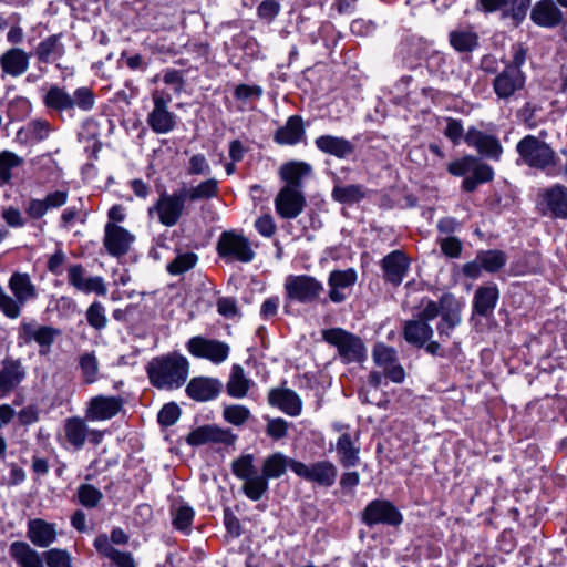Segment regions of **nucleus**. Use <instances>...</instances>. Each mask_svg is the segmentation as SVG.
Here are the masks:
<instances>
[{"mask_svg": "<svg viewBox=\"0 0 567 567\" xmlns=\"http://www.w3.org/2000/svg\"><path fill=\"white\" fill-rule=\"evenodd\" d=\"M383 279L394 287L402 284L410 268V259L402 250H393L380 261Z\"/></svg>", "mask_w": 567, "mask_h": 567, "instance_id": "27", "label": "nucleus"}, {"mask_svg": "<svg viewBox=\"0 0 567 567\" xmlns=\"http://www.w3.org/2000/svg\"><path fill=\"white\" fill-rule=\"evenodd\" d=\"M178 189L181 190L186 204L206 202L218 197L219 182L216 178L210 177L199 182L197 185L187 186L186 184H183Z\"/></svg>", "mask_w": 567, "mask_h": 567, "instance_id": "35", "label": "nucleus"}, {"mask_svg": "<svg viewBox=\"0 0 567 567\" xmlns=\"http://www.w3.org/2000/svg\"><path fill=\"white\" fill-rule=\"evenodd\" d=\"M281 10V6L277 0H264L257 7V17L266 21L267 23H271Z\"/></svg>", "mask_w": 567, "mask_h": 567, "instance_id": "56", "label": "nucleus"}, {"mask_svg": "<svg viewBox=\"0 0 567 567\" xmlns=\"http://www.w3.org/2000/svg\"><path fill=\"white\" fill-rule=\"evenodd\" d=\"M255 228L262 237L267 238L272 237L277 231V225L270 214L258 217L255 221Z\"/></svg>", "mask_w": 567, "mask_h": 567, "instance_id": "61", "label": "nucleus"}, {"mask_svg": "<svg viewBox=\"0 0 567 567\" xmlns=\"http://www.w3.org/2000/svg\"><path fill=\"white\" fill-rule=\"evenodd\" d=\"M216 250L226 262L239 261L248 264L254 260L256 252L250 240L238 230H225L220 234Z\"/></svg>", "mask_w": 567, "mask_h": 567, "instance_id": "7", "label": "nucleus"}, {"mask_svg": "<svg viewBox=\"0 0 567 567\" xmlns=\"http://www.w3.org/2000/svg\"><path fill=\"white\" fill-rule=\"evenodd\" d=\"M23 164V158L11 151L0 152V184H9L13 176V171Z\"/></svg>", "mask_w": 567, "mask_h": 567, "instance_id": "46", "label": "nucleus"}, {"mask_svg": "<svg viewBox=\"0 0 567 567\" xmlns=\"http://www.w3.org/2000/svg\"><path fill=\"white\" fill-rule=\"evenodd\" d=\"M123 400L118 396L96 395L91 398L85 416L91 421H103L114 417L122 409Z\"/></svg>", "mask_w": 567, "mask_h": 567, "instance_id": "28", "label": "nucleus"}, {"mask_svg": "<svg viewBox=\"0 0 567 567\" xmlns=\"http://www.w3.org/2000/svg\"><path fill=\"white\" fill-rule=\"evenodd\" d=\"M322 339L337 348L338 354L344 363L362 362L367 357L362 340L342 328L323 330Z\"/></svg>", "mask_w": 567, "mask_h": 567, "instance_id": "6", "label": "nucleus"}, {"mask_svg": "<svg viewBox=\"0 0 567 567\" xmlns=\"http://www.w3.org/2000/svg\"><path fill=\"white\" fill-rule=\"evenodd\" d=\"M358 281V272L354 268L334 269L328 276V296L323 297L321 305L328 301L333 303L344 302L352 293Z\"/></svg>", "mask_w": 567, "mask_h": 567, "instance_id": "11", "label": "nucleus"}, {"mask_svg": "<svg viewBox=\"0 0 567 567\" xmlns=\"http://www.w3.org/2000/svg\"><path fill=\"white\" fill-rule=\"evenodd\" d=\"M212 172L210 165L206 158V156L202 153H197L190 156L187 167L186 174L189 176L203 175L207 176Z\"/></svg>", "mask_w": 567, "mask_h": 567, "instance_id": "55", "label": "nucleus"}, {"mask_svg": "<svg viewBox=\"0 0 567 567\" xmlns=\"http://www.w3.org/2000/svg\"><path fill=\"white\" fill-rule=\"evenodd\" d=\"M24 210L29 218L38 220L41 219L49 209L44 199L31 198L25 204Z\"/></svg>", "mask_w": 567, "mask_h": 567, "instance_id": "63", "label": "nucleus"}, {"mask_svg": "<svg viewBox=\"0 0 567 567\" xmlns=\"http://www.w3.org/2000/svg\"><path fill=\"white\" fill-rule=\"evenodd\" d=\"M63 432L65 441L75 450H81L86 441L99 445L103 440V432L90 429L80 416L68 417L63 423Z\"/></svg>", "mask_w": 567, "mask_h": 567, "instance_id": "16", "label": "nucleus"}, {"mask_svg": "<svg viewBox=\"0 0 567 567\" xmlns=\"http://www.w3.org/2000/svg\"><path fill=\"white\" fill-rule=\"evenodd\" d=\"M441 303L443 311L441 313V319L436 324L440 343L449 341L452 338L453 330L462 321L461 306L452 296H442Z\"/></svg>", "mask_w": 567, "mask_h": 567, "instance_id": "24", "label": "nucleus"}, {"mask_svg": "<svg viewBox=\"0 0 567 567\" xmlns=\"http://www.w3.org/2000/svg\"><path fill=\"white\" fill-rule=\"evenodd\" d=\"M78 498L82 506L94 508L103 499L102 492L91 484H81L78 487Z\"/></svg>", "mask_w": 567, "mask_h": 567, "instance_id": "53", "label": "nucleus"}, {"mask_svg": "<svg viewBox=\"0 0 567 567\" xmlns=\"http://www.w3.org/2000/svg\"><path fill=\"white\" fill-rule=\"evenodd\" d=\"M9 556L18 567H44L42 553H39L23 540H16L10 544Z\"/></svg>", "mask_w": 567, "mask_h": 567, "instance_id": "33", "label": "nucleus"}, {"mask_svg": "<svg viewBox=\"0 0 567 567\" xmlns=\"http://www.w3.org/2000/svg\"><path fill=\"white\" fill-rule=\"evenodd\" d=\"M198 261V256L195 252L187 251L178 254L171 262L167 264V271L171 275H182L193 269Z\"/></svg>", "mask_w": 567, "mask_h": 567, "instance_id": "49", "label": "nucleus"}, {"mask_svg": "<svg viewBox=\"0 0 567 567\" xmlns=\"http://www.w3.org/2000/svg\"><path fill=\"white\" fill-rule=\"evenodd\" d=\"M305 137L303 120L299 115L288 117L286 124L279 127L274 136L276 143L280 145H296Z\"/></svg>", "mask_w": 567, "mask_h": 567, "instance_id": "40", "label": "nucleus"}, {"mask_svg": "<svg viewBox=\"0 0 567 567\" xmlns=\"http://www.w3.org/2000/svg\"><path fill=\"white\" fill-rule=\"evenodd\" d=\"M181 416V409L179 406L174 403H167L165 404L161 411L158 412L157 420L158 423L163 426H171L177 422V420Z\"/></svg>", "mask_w": 567, "mask_h": 567, "instance_id": "58", "label": "nucleus"}, {"mask_svg": "<svg viewBox=\"0 0 567 567\" xmlns=\"http://www.w3.org/2000/svg\"><path fill=\"white\" fill-rule=\"evenodd\" d=\"M79 368L86 384L94 383L99 378V360L94 352H85L79 357Z\"/></svg>", "mask_w": 567, "mask_h": 567, "instance_id": "47", "label": "nucleus"}, {"mask_svg": "<svg viewBox=\"0 0 567 567\" xmlns=\"http://www.w3.org/2000/svg\"><path fill=\"white\" fill-rule=\"evenodd\" d=\"M268 403L289 416H299L302 412L301 398L288 388L271 389L268 393Z\"/></svg>", "mask_w": 567, "mask_h": 567, "instance_id": "30", "label": "nucleus"}, {"mask_svg": "<svg viewBox=\"0 0 567 567\" xmlns=\"http://www.w3.org/2000/svg\"><path fill=\"white\" fill-rule=\"evenodd\" d=\"M66 255L61 249L58 248L54 254L50 255L47 262V269L54 276H61L64 271V266L66 262Z\"/></svg>", "mask_w": 567, "mask_h": 567, "instance_id": "60", "label": "nucleus"}, {"mask_svg": "<svg viewBox=\"0 0 567 567\" xmlns=\"http://www.w3.org/2000/svg\"><path fill=\"white\" fill-rule=\"evenodd\" d=\"M153 110L148 113L146 122L156 134H166L176 126L177 116L168 111L171 95L159 91L152 94Z\"/></svg>", "mask_w": 567, "mask_h": 567, "instance_id": "14", "label": "nucleus"}, {"mask_svg": "<svg viewBox=\"0 0 567 567\" xmlns=\"http://www.w3.org/2000/svg\"><path fill=\"white\" fill-rule=\"evenodd\" d=\"M482 268L488 272H496L506 264V256L499 250H487L477 254Z\"/></svg>", "mask_w": 567, "mask_h": 567, "instance_id": "51", "label": "nucleus"}, {"mask_svg": "<svg viewBox=\"0 0 567 567\" xmlns=\"http://www.w3.org/2000/svg\"><path fill=\"white\" fill-rule=\"evenodd\" d=\"M87 323L95 330H103L107 326L105 307L100 301H93L86 309Z\"/></svg>", "mask_w": 567, "mask_h": 567, "instance_id": "52", "label": "nucleus"}, {"mask_svg": "<svg viewBox=\"0 0 567 567\" xmlns=\"http://www.w3.org/2000/svg\"><path fill=\"white\" fill-rule=\"evenodd\" d=\"M25 535L34 547L49 549L59 538L58 525L44 518H30Z\"/></svg>", "mask_w": 567, "mask_h": 567, "instance_id": "22", "label": "nucleus"}, {"mask_svg": "<svg viewBox=\"0 0 567 567\" xmlns=\"http://www.w3.org/2000/svg\"><path fill=\"white\" fill-rule=\"evenodd\" d=\"M186 207V202L179 189L173 193H162L154 205L150 206L147 214L151 218L156 217L158 223L165 227H173L178 224Z\"/></svg>", "mask_w": 567, "mask_h": 567, "instance_id": "9", "label": "nucleus"}, {"mask_svg": "<svg viewBox=\"0 0 567 567\" xmlns=\"http://www.w3.org/2000/svg\"><path fill=\"white\" fill-rule=\"evenodd\" d=\"M30 64V55L20 48H12L0 56V66L3 73L18 78L27 72Z\"/></svg>", "mask_w": 567, "mask_h": 567, "instance_id": "38", "label": "nucleus"}, {"mask_svg": "<svg viewBox=\"0 0 567 567\" xmlns=\"http://www.w3.org/2000/svg\"><path fill=\"white\" fill-rule=\"evenodd\" d=\"M526 84V74L522 70L505 66L493 80L494 93L501 100H508L522 91Z\"/></svg>", "mask_w": 567, "mask_h": 567, "instance_id": "21", "label": "nucleus"}, {"mask_svg": "<svg viewBox=\"0 0 567 567\" xmlns=\"http://www.w3.org/2000/svg\"><path fill=\"white\" fill-rule=\"evenodd\" d=\"M194 519V511L192 507L183 505L176 508L173 517V525L178 530H187Z\"/></svg>", "mask_w": 567, "mask_h": 567, "instance_id": "57", "label": "nucleus"}, {"mask_svg": "<svg viewBox=\"0 0 567 567\" xmlns=\"http://www.w3.org/2000/svg\"><path fill=\"white\" fill-rule=\"evenodd\" d=\"M451 47L458 53H471L478 47V34L472 27H461L449 33Z\"/></svg>", "mask_w": 567, "mask_h": 567, "instance_id": "42", "label": "nucleus"}, {"mask_svg": "<svg viewBox=\"0 0 567 567\" xmlns=\"http://www.w3.org/2000/svg\"><path fill=\"white\" fill-rule=\"evenodd\" d=\"M311 171V165L306 162L291 161L284 164L279 169V176L285 183L282 187L302 189V181L310 175Z\"/></svg>", "mask_w": 567, "mask_h": 567, "instance_id": "39", "label": "nucleus"}, {"mask_svg": "<svg viewBox=\"0 0 567 567\" xmlns=\"http://www.w3.org/2000/svg\"><path fill=\"white\" fill-rule=\"evenodd\" d=\"M150 383L158 390L173 391L186 382L189 374L188 360L178 353L153 358L146 367Z\"/></svg>", "mask_w": 567, "mask_h": 567, "instance_id": "2", "label": "nucleus"}, {"mask_svg": "<svg viewBox=\"0 0 567 567\" xmlns=\"http://www.w3.org/2000/svg\"><path fill=\"white\" fill-rule=\"evenodd\" d=\"M252 385L254 381L246 375L244 368L240 364H234L226 383L227 394L234 399H243Z\"/></svg>", "mask_w": 567, "mask_h": 567, "instance_id": "43", "label": "nucleus"}, {"mask_svg": "<svg viewBox=\"0 0 567 567\" xmlns=\"http://www.w3.org/2000/svg\"><path fill=\"white\" fill-rule=\"evenodd\" d=\"M516 151L524 164L532 168L549 172L555 168V151L534 135H526L516 145Z\"/></svg>", "mask_w": 567, "mask_h": 567, "instance_id": "5", "label": "nucleus"}, {"mask_svg": "<svg viewBox=\"0 0 567 567\" xmlns=\"http://www.w3.org/2000/svg\"><path fill=\"white\" fill-rule=\"evenodd\" d=\"M447 171L454 176H464L472 173L462 183V188L467 193H473L480 184L491 182L494 178L493 168L472 155L449 163Z\"/></svg>", "mask_w": 567, "mask_h": 567, "instance_id": "4", "label": "nucleus"}, {"mask_svg": "<svg viewBox=\"0 0 567 567\" xmlns=\"http://www.w3.org/2000/svg\"><path fill=\"white\" fill-rule=\"evenodd\" d=\"M42 556L47 567H73V556L65 548H49Z\"/></svg>", "mask_w": 567, "mask_h": 567, "instance_id": "48", "label": "nucleus"}, {"mask_svg": "<svg viewBox=\"0 0 567 567\" xmlns=\"http://www.w3.org/2000/svg\"><path fill=\"white\" fill-rule=\"evenodd\" d=\"M133 240L134 236L125 228L113 223L105 225L103 244L110 255L117 257L125 255Z\"/></svg>", "mask_w": 567, "mask_h": 567, "instance_id": "29", "label": "nucleus"}, {"mask_svg": "<svg viewBox=\"0 0 567 567\" xmlns=\"http://www.w3.org/2000/svg\"><path fill=\"white\" fill-rule=\"evenodd\" d=\"M297 462L280 452L272 453L264 458L261 468L255 464L252 454H243L231 462V472L243 481L241 491L247 498L257 502L269 489V480L281 477L291 464Z\"/></svg>", "mask_w": 567, "mask_h": 567, "instance_id": "1", "label": "nucleus"}, {"mask_svg": "<svg viewBox=\"0 0 567 567\" xmlns=\"http://www.w3.org/2000/svg\"><path fill=\"white\" fill-rule=\"evenodd\" d=\"M288 427L289 423L285 419H270L267 423L266 433L274 440H280L287 435Z\"/></svg>", "mask_w": 567, "mask_h": 567, "instance_id": "59", "label": "nucleus"}, {"mask_svg": "<svg viewBox=\"0 0 567 567\" xmlns=\"http://www.w3.org/2000/svg\"><path fill=\"white\" fill-rule=\"evenodd\" d=\"M60 336V329L39 324L35 321L22 320L18 330L19 342L23 344L35 342L40 348L39 353L41 355L50 352L52 344Z\"/></svg>", "mask_w": 567, "mask_h": 567, "instance_id": "10", "label": "nucleus"}, {"mask_svg": "<svg viewBox=\"0 0 567 567\" xmlns=\"http://www.w3.org/2000/svg\"><path fill=\"white\" fill-rule=\"evenodd\" d=\"M358 435L352 436L350 433H342L336 443V450L339 463L344 468H350L360 463V446L357 444Z\"/></svg>", "mask_w": 567, "mask_h": 567, "instance_id": "37", "label": "nucleus"}, {"mask_svg": "<svg viewBox=\"0 0 567 567\" xmlns=\"http://www.w3.org/2000/svg\"><path fill=\"white\" fill-rule=\"evenodd\" d=\"M374 363L382 368L386 378L394 383H402L405 379V371L398 362L396 351L394 348L383 343H378L372 352Z\"/></svg>", "mask_w": 567, "mask_h": 567, "instance_id": "25", "label": "nucleus"}, {"mask_svg": "<svg viewBox=\"0 0 567 567\" xmlns=\"http://www.w3.org/2000/svg\"><path fill=\"white\" fill-rule=\"evenodd\" d=\"M291 471L307 482L330 487L334 484L338 475L336 465L330 461H318L305 464L300 461L291 464Z\"/></svg>", "mask_w": 567, "mask_h": 567, "instance_id": "15", "label": "nucleus"}, {"mask_svg": "<svg viewBox=\"0 0 567 567\" xmlns=\"http://www.w3.org/2000/svg\"><path fill=\"white\" fill-rule=\"evenodd\" d=\"M332 198L341 204H354L367 195L365 188L360 184L342 185L339 177L334 179Z\"/></svg>", "mask_w": 567, "mask_h": 567, "instance_id": "45", "label": "nucleus"}, {"mask_svg": "<svg viewBox=\"0 0 567 567\" xmlns=\"http://www.w3.org/2000/svg\"><path fill=\"white\" fill-rule=\"evenodd\" d=\"M498 297L499 291L496 285L478 287L473 299L474 312L482 317H487L495 309Z\"/></svg>", "mask_w": 567, "mask_h": 567, "instance_id": "41", "label": "nucleus"}, {"mask_svg": "<svg viewBox=\"0 0 567 567\" xmlns=\"http://www.w3.org/2000/svg\"><path fill=\"white\" fill-rule=\"evenodd\" d=\"M224 420L235 426H243L250 417V410L241 404L225 405L223 409Z\"/></svg>", "mask_w": 567, "mask_h": 567, "instance_id": "50", "label": "nucleus"}, {"mask_svg": "<svg viewBox=\"0 0 567 567\" xmlns=\"http://www.w3.org/2000/svg\"><path fill=\"white\" fill-rule=\"evenodd\" d=\"M530 19L539 27L555 28L561 23L564 16L553 0H540L533 8Z\"/></svg>", "mask_w": 567, "mask_h": 567, "instance_id": "36", "label": "nucleus"}, {"mask_svg": "<svg viewBox=\"0 0 567 567\" xmlns=\"http://www.w3.org/2000/svg\"><path fill=\"white\" fill-rule=\"evenodd\" d=\"M2 218L7 223V225L12 228H22L27 224V220L23 217L20 209L12 206L7 207L2 210Z\"/></svg>", "mask_w": 567, "mask_h": 567, "instance_id": "64", "label": "nucleus"}, {"mask_svg": "<svg viewBox=\"0 0 567 567\" xmlns=\"http://www.w3.org/2000/svg\"><path fill=\"white\" fill-rule=\"evenodd\" d=\"M93 546L102 558H107L116 567H137L133 555L116 549L105 534L97 535L93 540Z\"/></svg>", "mask_w": 567, "mask_h": 567, "instance_id": "32", "label": "nucleus"}, {"mask_svg": "<svg viewBox=\"0 0 567 567\" xmlns=\"http://www.w3.org/2000/svg\"><path fill=\"white\" fill-rule=\"evenodd\" d=\"M209 431L212 434V443L233 445L237 440V436L229 429L209 425Z\"/></svg>", "mask_w": 567, "mask_h": 567, "instance_id": "62", "label": "nucleus"}, {"mask_svg": "<svg viewBox=\"0 0 567 567\" xmlns=\"http://www.w3.org/2000/svg\"><path fill=\"white\" fill-rule=\"evenodd\" d=\"M285 292L289 300L313 303L322 300L323 284L309 275H290L285 280Z\"/></svg>", "mask_w": 567, "mask_h": 567, "instance_id": "8", "label": "nucleus"}, {"mask_svg": "<svg viewBox=\"0 0 567 567\" xmlns=\"http://www.w3.org/2000/svg\"><path fill=\"white\" fill-rule=\"evenodd\" d=\"M68 282L78 291L83 293H95L106 296L107 286L101 276H87L85 268L81 264H72L66 268Z\"/></svg>", "mask_w": 567, "mask_h": 567, "instance_id": "20", "label": "nucleus"}, {"mask_svg": "<svg viewBox=\"0 0 567 567\" xmlns=\"http://www.w3.org/2000/svg\"><path fill=\"white\" fill-rule=\"evenodd\" d=\"M96 96L89 86H80L70 94L65 87L51 85L43 96L44 105L58 112H71L75 109L90 112L94 109Z\"/></svg>", "mask_w": 567, "mask_h": 567, "instance_id": "3", "label": "nucleus"}, {"mask_svg": "<svg viewBox=\"0 0 567 567\" xmlns=\"http://www.w3.org/2000/svg\"><path fill=\"white\" fill-rule=\"evenodd\" d=\"M186 349L193 357L208 360L214 364H221L230 353V346L227 342L202 336L192 337L186 343Z\"/></svg>", "mask_w": 567, "mask_h": 567, "instance_id": "12", "label": "nucleus"}, {"mask_svg": "<svg viewBox=\"0 0 567 567\" xmlns=\"http://www.w3.org/2000/svg\"><path fill=\"white\" fill-rule=\"evenodd\" d=\"M276 213L282 219H295L306 208L307 199L303 189L281 187L274 200Z\"/></svg>", "mask_w": 567, "mask_h": 567, "instance_id": "19", "label": "nucleus"}, {"mask_svg": "<svg viewBox=\"0 0 567 567\" xmlns=\"http://www.w3.org/2000/svg\"><path fill=\"white\" fill-rule=\"evenodd\" d=\"M442 311L443 307L441 300L436 302L430 298H422L415 319L424 320L429 323V321L435 319L440 313H442Z\"/></svg>", "mask_w": 567, "mask_h": 567, "instance_id": "54", "label": "nucleus"}, {"mask_svg": "<svg viewBox=\"0 0 567 567\" xmlns=\"http://www.w3.org/2000/svg\"><path fill=\"white\" fill-rule=\"evenodd\" d=\"M539 209L544 216L567 220V186L554 184L540 193Z\"/></svg>", "mask_w": 567, "mask_h": 567, "instance_id": "17", "label": "nucleus"}, {"mask_svg": "<svg viewBox=\"0 0 567 567\" xmlns=\"http://www.w3.org/2000/svg\"><path fill=\"white\" fill-rule=\"evenodd\" d=\"M27 377L21 359L4 358L0 362V399L14 391Z\"/></svg>", "mask_w": 567, "mask_h": 567, "instance_id": "23", "label": "nucleus"}, {"mask_svg": "<svg viewBox=\"0 0 567 567\" xmlns=\"http://www.w3.org/2000/svg\"><path fill=\"white\" fill-rule=\"evenodd\" d=\"M464 141L484 157L498 161L502 156L503 147L495 135L470 127L464 135Z\"/></svg>", "mask_w": 567, "mask_h": 567, "instance_id": "26", "label": "nucleus"}, {"mask_svg": "<svg viewBox=\"0 0 567 567\" xmlns=\"http://www.w3.org/2000/svg\"><path fill=\"white\" fill-rule=\"evenodd\" d=\"M362 522L368 526L378 524L399 526L403 522V516L391 502L374 499L364 508Z\"/></svg>", "mask_w": 567, "mask_h": 567, "instance_id": "18", "label": "nucleus"}, {"mask_svg": "<svg viewBox=\"0 0 567 567\" xmlns=\"http://www.w3.org/2000/svg\"><path fill=\"white\" fill-rule=\"evenodd\" d=\"M64 45L60 34H52L42 40L35 48V56L42 63H52L64 55Z\"/></svg>", "mask_w": 567, "mask_h": 567, "instance_id": "44", "label": "nucleus"}, {"mask_svg": "<svg viewBox=\"0 0 567 567\" xmlns=\"http://www.w3.org/2000/svg\"><path fill=\"white\" fill-rule=\"evenodd\" d=\"M403 337L405 341L416 348H425L431 355L444 357L445 353L439 341H432L433 329L424 320L411 319L404 322Z\"/></svg>", "mask_w": 567, "mask_h": 567, "instance_id": "13", "label": "nucleus"}, {"mask_svg": "<svg viewBox=\"0 0 567 567\" xmlns=\"http://www.w3.org/2000/svg\"><path fill=\"white\" fill-rule=\"evenodd\" d=\"M220 386L221 384L217 379L196 377L188 382L185 391L190 399L205 402L217 398Z\"/></svg>", "mask_w": 567, "mask_h": 567, "instance_id": "34", "label": "nucleus"}, {"mask_svg": "<svg viewBox=\"0 0 567 567\" xmlns=\"http://www.w3.org/2000/svg\"><path fill=\"white\" fill-rule=\"evenodd\" d=\"M315 145L320 152L339 159L349 158L355 153V145L343 136L321 135L315 140Z\"/></svg>", "mask_w": 567, "mask_h": 567, "instance_id": "31", "label": "nucleus"}]
</instances>
